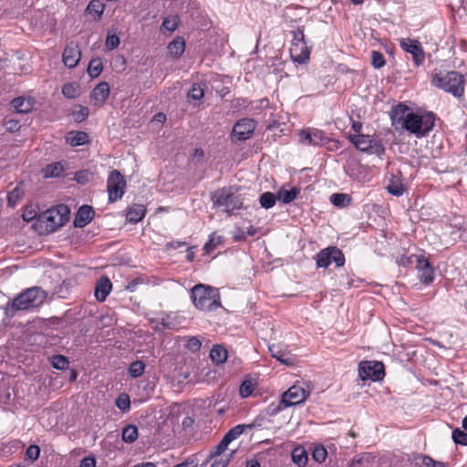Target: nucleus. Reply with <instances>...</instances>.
Here are the masks:
<instances>
[{"instance_id":"f257e3e1","label":"nucleus","mask_w":467,"mask_h":467,"mask_svg":"<svg viewBox=\"0 0 467 467\" xmlns=\"http://www.w3.org/2000/svg\"><path fill=\"white\" fill-rule=\"evenodd\" d=\"M191 298L195 307L202 311H214L222 306L218 289L203 284L191 289Z\"/></svg>"},{"instance_id":"f03ea898","label":"nucleus","mask_w":467,"mask_h":467,"mask_svg":"<svg viewBox=\"0 0 467 467\" xmlns=\"http://www.w3.org/2000/svg\"><path fill=\"white\" fill-rule=\"evenodd\" d=\"M431 84L457 98L462 97L464 93L463 76L457 71H449L445 74L435 73L432 76Z\"/></svg>"},{"instance_id":"7ed1b4c3","label":"nucleus","mask_w":467,"mask_h":467,"mask_svg":"<svg viewBox=\"0 0 467 467\" xmlns=\"http://www.w3.org/2000/svg\"><path fill=\"white\" fill-rule=\"evenodd\" d=\"M435 124V114L427 112L425 114H418L412 112L407 117V120L403 122L402 130L414 134L418 138L425 137L433 129Z\"/></svg>"},{"instance_id":"20e7f679","label":"nucleus","mask_w":467,"mask_h":467,"mask_svg":"<svg viewBox=\"0 0 467 467\" xmlns=\"http://www.w3.org/2000/svg\"><path fill=\"white\" fill-rule=\"evenodd\" d=\"M47 298V293L39 286L27 288L17 295L12 301V308L16 311L28 310L42 305Z\"/></svg>"},{"instance_id":"39448f33","label":"nucleus","mask_w":467,"mask_h":467,"mask_svg":"<svg viewBox=\"0 0 467 467\" xmlns=\"http://www.w3.org/2000/svg\"><path fill=\"white\" fill-rule=\"evenodd\" d=\"M211 200L214 207H223V211L229 214L244 207L241 195L232 193L226 188H222L213 192Z\"/></svg>"},{"instance_id":"423d86ee","label":"nucleus","mask_w":467,"mask_h":467,"mask_svg":"<svg viewBox=\"0 0 467 467\" xmlns=\"http://www.w3.org/2000/svg\"><path fill=\"white\" fill-rule=\"evenodd\" d=\"M316 263L317 267L327 268L332 263L337 267H341L345 264V256L342 251L337 246H329L322 249L316 255Z\"/></svg>"},{"instance_id":"0eeeda50","label":"nucleus","mask_w":467,"mask_h":467,"mask_svg":"<svg viewBox=\"0 0 467 467\" xmlns=\"http://www.w3.org/2000/svg\"><path fill=\"white\" fill-rule=\"evenodd\" d=\"M348 138L355 147L361 151L380 155L385 150L382 144L369 135L356 134L349 135Z\"/></svg>"},{"instance_id":"6e6552de","label":"nucleus","mask_w":467,"mask_h":467,"mask_svg":"<svg viewBox=\"0 0 467 467\" xmlns=\"http://www.w3.org/2000/svg\"><path fill=\"white\" fill-rule=\"evenodd\" d=\"M358 376L361 380H381L384 376V366L379 361H362L358 365Z\"/></svg>"},{"instance_id":"1a4fd4ad","label":"nucleus","mask_w":467,"mask_h":467,"mask_svg":"<svg viewBox=\"0 0 467 467\" xmlns=\"http://www.w3.org/2000/svg\"><path fill=\"white\" fill-rule=\"evenodd\" d=\"M408 263H416V268L420 280L429 285L434 279V269L424 255L412 254L407 258Z\"/></svg>"},{"instance_id":"9d476101","label":"nucleus","mask_w":467,"mask_h":467,"mask_svg":"<svg viewBox=\"0 0 467 467\" xmlns=\"http://www.w3.org/2000/svg\"><path fill=\"white\" fill-rule=\"evenodd\" d=\"M107 183L109 202H115L123 196L126 182L119 171L114 170L109 173Z\"/></svg>"},{"instance_id":"9b49d317","label":"nucleus","mask_w":467,"mask_h":467,"mask_svg":"<svg viewBox=\"0 0 467 467\" xmlns=\"http://www.w3.org/2000/svg\"><path fill=\"white\" fill-rule=\"evenodd\" d=\"M309 392L300 385H294L289 388L282 396L284 407L296 406L304 402Z\"/></svg>"},{"instance_id":"f8f14e48","label":"nucleus","mask_w":467,"mask_h":467,"mask_svg":"<svg viewBox=\"0 0 467 467\" xmlns=\"http://www.w3.org/2000/svg\"><path fill=\"white\" fill-rule=\"evenodd\" d=\"M400 46L405 52L411 54L416 66L419 67L423 63L425 54L420 41L411 38H401Z\"/></svg>"},{"instance_id":"ddd939ff","label":"nucleus","mask_w":467,"mask_h":467,"mask_svg":"<svg viewBox=\"0 0 467 467\" xmlns=\"http://www.w3.org/2000/svg\"><path fill=\"white\" fill-rule=\"evenodd\" d=\"M256 124L251 119L238 120L233 128V136L238 140H245L251 137L255 130Z\"/></svg>"},{"instance_id":"4468645a","label":"nucleus","mask_w":467,"mask_h":467,"mask_svg":"<svg viewBox=\"0 0 467 467\" xmlns=\"http://www.w3.org/2000/svg\"><path fill=\"white\" fill-rule=\"evenodd\" d=\"M80 57L81 52L78 45L74 41L68 43L62 55L64 65L68 68H73L78 64Z\"/></svg>"},{"instance_id":"2eb2a0df","label":"nucleus","mask_w":467,"mask_h":467,"mask_svg":"<svg viewBox=\"0 0 467 467\" xmlns=\"http://www.w3.org/2000/svg\"><path fill=\"white\" fill-rule=\"evenodd\" d=\"M411 113L410 109L404 104L400 103L394 106L389 114L392 126H394L396 130L401 129L403 122L407 120V117Z\"/></svg>"},{"instance_id":"dca6fc26","label":"nucleus","mask_w":467,"mask_h":467,"mask_svg":"<svg viewBox=\"0 0 467 467\" xmlns=\"http://www.w3.org/2000/svg\"><path fill=\"white\" fill-rule=\"evenodd\" d=\"M290 56L295 62L304 64L309 59L311 49L307 47L306 42L291 43Z\"/></svg>"},{"instance_id":"f3484780","label":"nucleus","mask_w":467,"mask_h":467,"mask_svg":"<svg viewBox=\"0 0 467 467\" xmlns=\"http://www.w3.org/2000/svg\"><path fill=\"white\" fill-rule=\"evenodd\" d=\"M94 210L89 205H82L77 212L74 225L82 228L91 222L94 217Z\"/></svg>"},{"instance_id":"a211bd4d","label":"nucleus","mask_w":467,"mask_h":467,"mask_svg":"<svg viewBox=\"0 0 467 467\" xmlns=\"http://www.w3.org/2000/svg\"><path fill=\"white\" fill-rule=\"evenodd\" d=\"M111 288L112 284L108 277L103 276L99 278L95 287V296L97 300L99 302L105 301L107 296L110 293Z\"/></svg>"},{"instance_id":"6ab92c4d","label":"nucleus","mask_w":467,"mask_h":467,"mask_svg":"<svg viewBox=\"0 0 467 467\" xmlns=\"http://www.w3.org/2000/svg\"><path fill=\"white\" fill-rule=\"evenodd\" d=\"M42 219L48 223L47 227H49L51 231H55L67 223V218L61 217V215H58L53 209L47 210L42 214Z\"/></svg>"},{"instance_id":"aec40b11","label":"nucleus","mask_w":467,"mask_h":467,"mask_svg":"<svg viewBox=\"0 0 467 467\" xmlns=\"http://www.w3.org/2000/svg\"><path fill=\"white\" fill-rule=\"evenodd\" d=\"M146 214V208L143 204L134 203L128 208L126 219L128 222L137 223L140 222Z\"/></svg>"},{"instance_id":"412c9836","label":"nucleus","mask_w":467,"mask_h":467,"mask_svg":"<svg viewBox=\"0 0 467 467\" xmlns=\"http://www.w3.org/2000/svg\"><path fill=\"white\" fill-rule=\"evenodd\" d=\"M11 105L17 113H28L33 109V99L30 98L18 97L11 101Z\"/></svg>"},{"instance_id":"4be33fe9","label":"nucleus","mask_w":467,"mask_h":467,"mask_svg":"<svg viewBox=\"0 0 467 467\" xmlns=\"http://www.w3.org/2000/svg\"><path fill=\"white\" fill-rule=\"evenodd\" d=\"M109 95V86L107 82L99 83L91 93V98L96 102L104 103Z\"/></svg>"},{"instance_id":"5701e85b","label":"nucleus","mask_w":467,"mask_h":467,"mask_svg":"<svg viewBox=\"0 0 467 467\" xmlns=\"http://www.w3.org/2000/svg\"><path fill=\"white\" fill-rule=\"evenodd\" d=\"M386 189L389 193L397 197L401 196L405 192V188L400 178L396 175H391Z\"/></svg>"},{"instance_id":"b1692460","label":"nucleus","mask_w":467,"mask_h":467,"mask_svg":"<svg viewBox=\"0 0 467 467\" xmlns=\"http://www.w3.org/2000/svg\"><path fill=\"white\" fill-rule=\"evenodd\" d=\"M299 192L300 190L296 187H293L289 190L285 189V187H282L277 191L276 196L277 200H279L283 203H290L297 197Z\"/></svg>"},{"instance_id":"393cba45","label":"nucleus","mask_w":467,"mask_h":467,"mask_svg":"<svg viewBox=\"0 0 467 467\" xmlns=\"http://www.w3.org/2000/svg\"><path fill=\"white\" fill-rule=\"evenodd\" d=\"M168 52L172 57H180L185 50V41L182 37L177 36L168 45Z\"/></svg>"},{"instance_id":"a878e982","label":"nucleus","mask_w":467,"mask_h":467,"mask_svg":"<svg viewBox=\"0 0 467 467\" xmlns=\"http://www.w3.org/2000/svg\"><path fill=\"white\" fill-rule=\"evenodd\" d=\"M228 357L227 350L221 345H215L210 351L211 359L217 364L226 361Z\"/></svg>"},{"instance_id":"bb28decb","label":"nucleus","mask_w":467,"mask_h":467,"mask_svg":"<svg viewBox=\"0 0 467 467\" xmlns=\"http://www.w3.org/2000/svg\"><path fill=\"white\" fill-rule=\"evenodd\" d=\"M292 461L298 467H305L308 461L306 451L303 447H296L292 451Z\"/></svg>"},{"instance_id":"cd10ccee","label":"nucleus","mask_w":467,"mask_h":467,"mask_svg":"<svg viewBox=\"0 0 467 467\" xmlns=\"http://www.w3.org/2000/svg\"><path fill=\"white\" fill-rule=\"evenodd\" d=\"M65 171L61 162H54L48 164L43 171L45 178L60 177Z\"/></svg>"},{"instance_id":"c85d7f7f","label":"nucleus","mask_w":467,"mask_h":467,"mask_svg":"<svg viewBox=\"0 0 467 467\" xmlns=\"http://www.w3.org/2000/svg\"><path fill=\"white\" fill-rule=\"evenodd\" d=\"M67 141L71 146H81L88 142V134L83 131L70 132L67 137Z\"/></svg>"},{"instance_id":"c756f323","label":"nucleus","mask_w":467,"mask_h":467,"mask_svg":"<svg viewBox=\"0 0 467 467\" xmlns=\"http://www.w3.org/2000/svg\"><path fill=\"white\" fill-rule=\"evenodd\" d=\"M121 437L125 442L131 443V442L135 441L138 438L137 427L132 424L127 425L122 430Z\"/></svg>"},{"instance_id":"7c9ffc66","label":"nucleus","mask_w":467,"mask_h":467,"mask_svg":"<svg viewBox=\"0 0 467 467\" xmlns=\"http://www.w3.org/2000/svg\"><path fill=\"white\" fill-rule=\"evenodd\" d=\"M228 445L229 443L226 440L222 439V441L210 451L207 462L223 456V452L227 450Z\"/></svg>"},{"instance_id":"2f4dec72","label":"nucleus","mask_w":467,"mask_h":467,"mask_svg":"<svg viewBox=\"0 0 467 467\" xmlns=\"http://www.w3.org/2000/svg\"><path fill=\"white\" fill-rule=\"evenodd\" d=\"M103 69V64L99 57H96L90 60L88 67V75L94 78L100 75Z\"/></svg>"},{"instance_id":"473e14b6","label":"nucleus","mask_w":467,"mask_h":467,"mask_svg":"<svg viewBox=\"0 0 467 467\" xmlns=\"http://www.w3.org/2000/svg\"><path fill=\"white\" fill-rule=\"evenodd\" d=\"M330 202L334 206L345 207L351 202V197L347 193H333L330 196Z\"/></svg>"},{"instance_id":"72a5a7b5","label":"nucleus","mask_w":467,"mask_h":467,"mask_svg":"<svg viewBox=\"0 0 467 467\" xmlns=\"http://www.w3.org/2000/svg\"><path fill=\"white\" fill-rule=\"evenodd\" d=\"M24 195V189L22 185L16 186L7 195V202L9 206H16L17 202L22 199Z\"/></svg>"},{"instance_id":"f704fd0d","label":"nucleus","mask_w":467,"mask_h":467,"mask_svg":"<svg viewBox=\"0 0 467 467\" xmlns=\"http://www.w3.org/2000/svg\"><path fill=\"white\" fill-rule=\"evenodd\" d=\"M276 200V194L270 192H265L263 194H261L259 198V202L263 208L270 209L275 204Z\"/></svg>"},{"instance_id":"c9c22d12","label":"nucleus","mask_w":467,"mask_h":467,"mask_svg":"<svg viewBox=\"0 0 467 467\" xmlns=\"http://www.w3.org/2000/svg\"><path fill=\"white\" fill-rule=\"evenodd\" d=\"M71 115L76 121L82 122L88 116V109L81 105H76L72 108Z\"/></svg>"},{"instance_id":"e433bc0d","label":"nucleus","mask_w":467,"mask_h":467,"mask_svg":"<svg viewBox=\"0 0 467 467\" xmlns=\"http://www.w3.org/2000/svg\"><path fill=\"white\" fill-rule=\"evenodd\" d=\"M310 131L313 139V146H322L328 142V138L323 130L310 129Z\"/></svg>"},{"instance_id":"4c0bfd02","label":"nucleus","mask_w":467,"mask_h":467,"mask_svg":"<svg viewBox=\"0 0 467 467\" xmlns=\"http://www.w3.org/2000/svg\"><path fill=\"white\" fill-rule=\"evenodd\" d=\"M145 370V364L140 360L132 362L128 369V373L131 378L140 377Z\"/></svg>"},{"instance_id":"58836bf2","label":"nucleus","mask_w":467,"mask_h":467,"mask_svg":"<svg viewBox=\"0 0 467 467\" xmlns=\"http://www.w3.org/2000/svg\"><path fill=\"white\" fill-rule=\"evenodd\" d=\"M244 429L245 425H236L228 431L223 439L226 440V441L230 444L233 441L236 440L241 434H243Z\"/></svg>"},{"instance_id":"ea45409f","label":"nucleus","mask_w":467,"mask_h":467,"mask_svg":"<svg viewBox=\"0 0 467 467\" xmlns=\"http://www.w3.org/2000/svg\"><path fill=\"white\" fill-rule=\"evenodd\" d=\"M269 351L271 352L272 357L276 358L282 364L293 365V359L286 354L283 353L281 350L276 349L275 347H270Z\"/></svg>"},{"instance_id":"a19ab883","label":"nucleus","mask_w":467,"mask_h":467,"mask_svg":"<svg viewBox=\"0 0 467 467\" xmlns=\"http://www.w3.org/2000/svg\"><path fill=\"white\" fill-rule=\"evenodd\" d=\"M52 367L56 369L64 370L68 367V359L62 355H55L51 358Z\"/></svg>"},{"instance_id":"79ce46f5","label":"nucleus","mask_w":467,"mask_h":467,"mask_svg":"<svg viewBox=\"0 0 467 467\" xmlns=\"http://www.w3.org/2000/svg\"><path fill=\"white\" fill-rule=\"evenodd\" d=\"M223 237L217 235L215 233H213L209 235L208 242L204 244V250L208 253L216 248L219 244H222Z\"/></svg>"},{"instance_id":"37998d69","label":"nucleus","mask_w":467,"mask_h":467,"mask_svg":"<svg viewBox=\"0 0 467 467\" xmlns=\"http://www.w3.org/2000/svg\"><path fill=\"white\" fill-rule=\"evenodd\" d=\"M327 451L323 445L316 446L312 451L313 459L318 463L324 462L327 459Z\"/></svg>"},{"instance_id":"c03bdc74","label":"nucleus","mask_w":467,"mask_h":467,"mask_svg":"<svg viewBox=\"0 0 467 467\" xmlns=\"http://www.w3.org/2000/svg\"><path fill=\"white\" fill-rule=\"evenodd\" d=\"M371 64L377 69L383 67L386 64L383 54L379 51L373 50L371 52Z\"/></svg>"},{"instance_id":"a18cd8bd","label":"nucleus","mask_w":467,"mask_h":467,"mask_svg":"<svg viewBox=\"0 0 467 467\" xmlns=\"http://www.w3.org/2000/svg\"><path fill=\"white\" fill-rule=\"evenodd\" d=\"M117 408L120 410L121 411L125 412L130 410V397L127 394H120L115 402Z\"/></svg>"},{"instance_id":"49530a36","label":"nucleus","mask_w":467,"mask_h":467,"mask_svg":"<svg viewBox=\"0 0 467 467\" xmlns=\"http://www.w3.org/2000/svg\"><path fill=\"white\" fill-rule=\"evenodd\" d=\"M203 95H204L203 89L197 83H194L192 86L191 89L189 90V92L187 94L188 98L191 99H193V100H201L202 99Z\"/></svg>"},{"instance_id":"de8ad7c7","label":"nucleus","mask_w":467,"mask_h":467,"mask_svg":"<svg viewBox=\"0 0 467 467\" xmlns=\"http://www.w3.org/2000/svg\"><path fill=\"white\" fill-rule=\"evenodd\" d=\"M298 140L303 145L313 146V139L310 128L298 131Z\"/></svg>"},{"instance_id":"09e8293b","label":"nucleus","mask_w":467,"mask_h":467,"mask_svg":"<svg viewBox=\"0 0 467 467\" xmlns=\"http://www.w3.org/2000/svg\"><path fill=\"white\" fill-rule=\"evenodd\" d=\"M452 440L455 443L461 445H467V432L460 429H455L452 431Z\"/></svg>"},{"instance_id":"8fccbe9b","label":"nucleus","mask_w":467,"mask_h":467,"mask_svg":"<svg viewBox=\"0 0 467 467\" xmlns=\"http://www.w3.org/2000/svg\"><path fill=\"white\" fill-rule=\"evenodd\" d=\"M254 386L251 380H244L239 389L240 396L243 398L249 397L254 391Z\"/></svg>"},{"instance_id":"3c124183","label":"nucleus","mask_w":467,"mask_h":467,"mask_svg":"<svg viewBox=\"0 0 467 467\" xmlns=\"http://www.w3.org/2000/svg\"><path fill=\"white\" fill-rule=\"evenodd\" d=\"M179 26V18L177 16L165 18L162 22V27L169 32H173Z\"/></svg>"},{"instance_id":"603ef678","label":"nucleus","mask_w":467,"mask_h":467,"mask_svg":"<svg viewBox=\"0 0 467 467\" xmlns=\"http://www.w3.org/2000/svg\"><path fill=\"white\" fill-rule=\"evenodd\" d=\"M234 451H233L230 455H223L219 458L213 459V463L211 467H227L228 464L231 462V457L234 454Z\"/></svg>"},{"instance_id":"864d4df0","label":"nucleus","mask_w":467,"mask_h":467,"mask_svg":"<svg viewBox=\"0 0 467 467\" xmlns=\"http://www.w3.org/2000/svg\"><path fill=\"white\" fill-rule=\"evenodd\" d=\"M119 43H120L119 37L117 35L108 34L105 46L109 50L115 49L116 47H119Z\"/></svg>"},{"instance_id":"5fc2aeb1","label":"nucleus","mask_w":467,"mask_h":467,"mask_svg":"<svg viewBox=\"0 0 467 467\" xmlns=\"http://www.w3.org/2000/svg\"><path fill=\"white\" fill-rule=\"evenodd\" d=\"M40 454V448L37 445H30L26 451V457L31 461L38 459Z\"/></svg>"},{"instance_id":"6e6d98bb","label":"nucleus","mask_w":467,"mask_h":467,"mask_svg":"<svg viewBox=\"0 0 467 467\" xmlns=\"http://www.w3.org/2000/svg\"><path fill=\"white\" fill-rule=\"evenodd\" d=\"M422 463L425 467H446L444 462L434 461L431 457L427 455L422 457Z\"/></svg>"},{"instance_id":"4d7b16f0","label":"nucleus","mask_w":467,"mask_h":467,"mask_svg":"<svg viewBox=\"0 0 467 467\" xmlns=\"http://www.w3.org/2000/svg\"><path fill=\"white\" fill-rule=\"evenodd\" d=\"M202 343L196 337H191L187 340L186 348L192 352H196L201 348Z\"/></svg>"},{"instance_id":"13d9d810","label":"nucleus","mask_w":467,"mask_h":467,"mask_svg":"<svg viewBox=\"0 0 467 467\" xmlns=\"http://www.w3.org/2000/svg\"><path fill=\"white\" fill-rule=\"evenodd\" d=\"M293 35L292 43H306L304 30L300 27H297L296 30L291 32Z\"/></svg>"},{"instance_id":"bf43d9fd","label":"nucleus","mask_w":467,"mask_h":467,"mask_svg":"<svg viewBox=\"0 0 467 467\" xmlns=\"http://www.w3.org/2000/svg\"><path fill=\"white\" fill-rule=\"evenodd\" d=\"M150 323L153 326V328L157 331H161L164 328H171V325L164 319L161 318V320L158 319H152Z\"/></svg>"},{"instance_id":"052dcab7","label":"nucleus","mask_w":467,"mask_h":467,"mask_svg":"<svg viewBox=\"0 0 467 467\" xmlns=\"http://www.w3.org/2000/svg\"><path fill=\"white\" fill-rule=\"evenodd\" d=\"M56 213H57L58 215H61V217L67 218V222L69 219V210L67 205L60 204L57 205L56 208H52Z\"/></svg>"},{"instance_id":"680f3d73","label":"nucleus","mask_w":467,"mask_h":467,"mask_svg":"<svg viewBox=\"0 0 467 467\" xmlns=\"http://www.w3.org/2000/svg\"><path fill=\"white\" fill-rule=\"evenodd\" d=\"M75 88L72 84H65L63 87H62V93L65 97L67 98H74L75 96Z\"/></svg>"},{"instance_id":"e2e57ef3","label":"nucleus","mask_w":467,"mask_h":467,"mask_svg":"<svg viewBox=\"0 0 467 467\" xmlns=\"http://www.w3.org/2000/svg\"><path fill=\"white\" fill-rule=\"evenodd\" d=\"M285 408V407H284L283 399H282L281 401L277 405L271 404L268 408V412L270 415H275Z\"/></svg>"},{"instance_id":"0e129e2a","label":"nucleus","mask_w":467,"mask_h":467,"mask_svg":"<svg viewBox=\"0 0 467 467\" xmlns=\"http://www.w3.org/2000/svg\"><path fill=\"white\" fill-rule=\"evenodd\" d=\"M96 466V461L94 458L91 457H86L80 462L79 467H95Z\"/></svg>"},{"instance_id":"69168bd1","label":"nucleus","mask_w":467,"mask_h":467,"mask_svg":"<svg viewBox=\"0 0 467 467\" xmlns=\"http://www.w3.org/2000/svg\"><path fill=\"white\" fill-rule=\"evenodd\" d=\"M88 173L85 171H78L75 175V179L78 182L85 183L88 181Z\"/></svg>"},{"instance_id":"338daca9","label":"nucleus","mask_w":467,"mask_h":467,"mask_svg":"<svg viewBox=\"0 0 467 467\" xmlns=\"http://www.w3.org/2000/svg\"><path fill=\"white\" fill-rule=\"evenodd\" d=\"M197 464L194 463L192 460H185L184 462L173 466V467H196Z\"/></svg>"},{"instance_id":"774afa93","label":"nucleus","mask_w":467,"mask_h":467,"mask_svg":"<svg viewBox=\"0 0 467 467\" xmlns=\"http://www.w3.org/2000/svg\"><path fill=\"white\" fill-rule=\"evenodd\" d=\"M140 284L139 280L138 279H134L132 281H130L128 285H127V289L130 292H134L136 290V287L137 285Z\"/></svg>"}]
</instances>
